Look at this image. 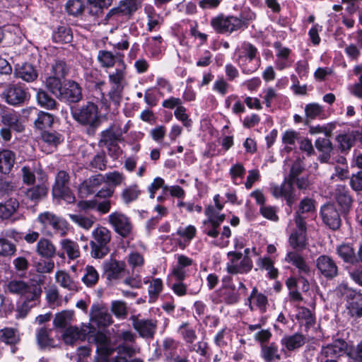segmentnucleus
<instances>
[{
    "instance_id": "obj_1",
    "label": "nucleus",
    "mask_w": 362,
    "mask_h": 362,
    "mask_svg": "<svg viewBox=\"0 0 362 362\" xmlns=\"http://www.w3.org/2000/svg\"><path fill=\"white\" fill-rule=\"evenodd\" d=\"M71 114L76 122L87 128L88 135H94L101 124L98 106L92 101L71 107Z\"/></svg>"
},
{
    "instance_id": "obj_2",
    "label": "nucleus",
    "mask_w": 362,
    "mask_h": 362,
    "mask_svg": "<svg viewBox=\"0 0 362 362\" xmlns=\"http://www.w3.org/2000/svg\"><path fill=\"white\" fill-rule=\"evenodd\" d=\"M47 90L55 95L59 100L69 104L78 103L83 98L81 85L72 79L60 81L52 78L49 81Z\"/></svg>"
},
{
    "instance_id": "obj_3",
    "label": "nucleus",
    "mask_w": 362,
    "mask_h": 362,
    "mask_svg": "<svg viewBox=\"0 0 362 362\" xmlns=\"http://www.w3.org/2000/svg\"><path fill=\"white\" fill-rule=\"evenodd\" d=\"M303 168L300 165H293L290 168L289 173L280 185H274L272 187V194L276 199L284 198L288 209L286 212H291L292 206L297 200L294 183L303 172Z\"/></svg>"
},
{
    "instance_id": "obj_4",
    "label": "nucleus",
    "mask_w": 362,
    "mask_h": 362,
    "mask_svg": "<svg viewBox=\"0 0 362 362\" xmlns=\"http://www.w3.org/2000/svg\"><path fill=\"white\" fill-rule=\"evenodd\" d=\"M335 295L344 303L347 314L354 319L362 317V293L349 286L339 284L334 290Z\"/></svg>"
},
{
    "instance_id": "obj_5",
    "label": "nucleus",
    "mask_w": 362,
    "mask_h": 362,
    "mask_svg": "<svg viewBox=\"0 0 362 362\" xmlns=\"http://www.w3.org/2000/svg\"><path fill=\"white\" fill-rule=\"evenodd\" d=\"M37 221L42 226L41 233L46 235L51 236L54 233L65 236L69 230V223L64 218L49 211L40 213Z\"/></svg>"
},
{
    "instance_id": "obj_6",
    "label": "nucleus",
    "mask_w": 362,
    "mask_h": 362,
    "mask_svg": "<svg viewBox=\"0 0 362 362\" xmlns=\"http://www.w3.org/2000/svg\"><path fill=\"white\" fill-rule=\"evenodd\" d=\"M1 98L11 106L21 107L29 102L30 93L24 83H9L4 89Z\"/></svg>"
},
{
    "instance_id": "obj_7",
    "label": "nucleus",
    "mask_w": 362,
    "mask_h": 362,
    "mask_svg": "<svg viewBox=\"0 0 362 362\" xmlns=\"http://www.w3.org/2000/svg\"><path fill=\"white\" fill-rule=\"evenodd\" d=\"M93 240L90 242V255L95 259H101L110 252L108 246L111 232L104 226H98L92 232Z\"/></svg>"
},
{
    "instance_id": "obj_8",
    "label": "nucleus",
    "mask_w": 362,
    "mask_h": 362,
    "mask_svg": "<svg viewBox=\"0 0 362 362\" xmlns=\"http://www.w3.org/2000/svg\"><path fill=\"white\" fill-rule=\"evenodd\" d=\"M137 9L136 0H121L117 6L109 10L104 20L120 23L127 22Z\"/></svg>"
},
{
    "instance_id": "obj_9",
    "label": "nucleus",
    "mask_w": 362,
    "mask_h": 362,
    "mask_svg": "<svg viewBox=\"0 0 362 362\" xmlns=\"http://www.w3.org/2000/svg\"><path fill=\"white\" fill-rule=\"evenodd\" d=\"M1 122L3 127L0 129V136L6 142L11 139L12 132L21 133L25 129L20 115L12 109H8L6 114L2 115Z\"/></svg>"
},
{
    "instance_id": "obj_10",
    "label": "nucleus",
    "mask_w": 362,
    "mask_h": 362,
    "mask_svg": "<svg viewBox=\"0 0 362 362\" xmlns=\"http://www.w3.org/2000/svg\"><path fill=\"white\" fill-rule=\"evenodd\" d=\"M85 81L89 90L99 93L101 109L109 111L110 103L103 93V86L105 85V76L97 69L91 70L86 75Z\"/></svg>"
},
{
    "instance_id": "obj_11",
    "label": "nucleus",
    "mask_w": 362,
    "mask_h": 362,
    "mask_svg": "<svg viewBox=\"0 0 362 362\" xmlns=\"http://www.w3.org/2000/svg\"><path fill=\"white\" fill-rule=\"evenodd\" d=\"M285 261L298 269V279L303 284V291H308L310 285L306 276H310L311 271L305 259L300 253L293 251L286 254Z\"/></svg>"
},
{
    "instance_id": "obj_12",
    "label": "nucleus",
    "mask_w": 362,
    "mask_h": 362,
    "mask_svg": "<svg viewBox=\"0 0 362 362\" xmlns=\"http://www.w3.org/2000/svg\"><path fill=\"white\" fill-rule=\"evenodd\" d=\"M69 175L66 171L59 170L56 175L52 187V195L54 197L71 203L75 201V196L69 187Z\"/></svg>"
},
{
    "instance_id": "obj_13",
    "label": "nucleus",
    "mask_w": 362,
    "mask_h": 362,
    "mask_svg": "<svg viewBox=\"0 0 362 362\" xmlns=\"http://www.w3.org/2000/svg\"><path fill=\"white\" fill-rule=\"evenodd\" d=\"M8 290L10 293L29 298L31 300H38L42 290L41 288L33 284H28L22 280H12L8 284Z\"/></svg>"
},
{
    "instance_id": "obj_14",
    "label": "nucleus",
    "mask_w": 362,
    "mask_h": 362,
    "mask_svg": "<svg viewBox=\"0 0 362 362\" xmlns=\"http://www.w3.org/2000/svg\"><path fill=\"white\" fill-rule=\"evenodd\" d=\"M350 346L343 339H335L332 343L322 346L320 350V356L323 358L338 360L342 356L349 357Z\"/></svg>"
},
{
    "instance_id": "obj_15",
    "label": "nucleus",
    "mask_w": 362,
    "mask_h": 362,
    "mask_svg": "<svg viewBox=\"0 0 362 362\" xmlns=\"http://www.w3.org/2000/svg\"><path fill=\"white\" fill-rule=\"evenodd\" d=\"M108 222L115 233L124 238L129 237L132 232L133 225L130 218L121 212L111 213L108 216Z\"/></svg>"
},
{
    "instance_id": "obj_16",
    "label": "nucleus",
    "mask_w": 362,
    "mask_h": 362,
    "mask_svg": "<svg viewBox=\"0 0 362 362\" xmlns=\"http://www.w3.org/2000/svg\"><path fill=\"white\" fill-rule=\"evenodd\" d=\"M341 214L332 203H327L322 205L320 211L322 223L334 231L338 230L341 226Z\"/></svg>"
},
{
    "instance_id": "obj_17",
    "label": "nucleus",
    "mask_w": 362,
    "mask_h": 362,
    "mask_svg": "<svg viewBox=\"0 0 362 362\" xmlns=\"http://www.w3.org/2000/svg\"><path fill=\"white\" fill-rule=\"evenodd\" d=\"M210 25L214 30L220 35H230L238 31L233 15H225L219 13L213 17L210 21Z\"/></svg>"
},
{
    "instance_id": "obj_18",
    "label": "nucleus",
    "mask_w": 362,
    "mask_h": 362,
    "mask_svg": "<svg viewBox=\"0 0 362 362\" xmlns=\"http://www.w3.org/2000/svg\"><path fill=\"white\" fill-rule=\"evenodd\" d=\"M316 268L323 278L327 281L339 275V267L334 259L327 255H321L316 259Z\"/></svg>"
},
{
    "instance_id": "obj_19",
    "label": "nucleus",
    "mask_w": 362,
    "mask_h": 362,
    "mask_svg": "<svg viewBox=\"0 0 362 362\" xmlns=\"http://www.w3.org/2000/svg\"><path fill=\"white\" fill-rule=\"evenodd\" d=\"M209 299L216 305L224 303L227 305H232L240 301V295L236 287L219 288L210 294Z\"/></svg>"
},
{
    "instance_id": "obj_20",
    "label": "nucleus",
    "mask_w": 362,
    "mask_h": 362,
    "mask_svg": "<svg viewBox=\"0 0 362 362\" xmlns=\"http://www.w3.org/2000/svg\"><path fill=\"white\" fill-rule=\"evenodd\" d=\"M132 326L139 336L145 339H153L156 332L157 320L153 319H139L136 316L131 317Z\"/></svg>"
},
{
    "instance_id": "obj_21",
    "label": "nucleus",
    "mask_w": 362,
    "mask_h": 362,
    "mask_svg": "<svg viewBox=\"0 0 362 362\" xmlns=\"http://www.w3.org/2000/svg\"><path fill=\"white\" fill-rule=\"evenodd\" d=\"M335 199L340 207L341 215L347 216L352 209L354 199L350 190L345 185H337L335 189Z\"/></svg>"
},
{
    "instance_id": "obj_22",
    "label": "nucleus",
    "mask_w": 362,
    "mask_h": 362,
    "mask_svg": "<svg viewBox=\"0 0 362 362\" xmlns=\"http://www.w3.org/2000/svg\"><path fill=\"white\" fill-rule=\"evenodd\" d=\"M104 182V177L101 174L90 176L83 180L78 187V194L81 198L94 194Z\"/></svg>"
},
{
    "instance_id": "obj_23",
    "label": "nucleus",
    "mask_w": 362,
    "mask_h": 362,
    "mask_svg": "<svg viewBox=\"0 0 362 362\" xmlns=\"http://www.w3.org/2000/svg\"><path fill=\"white\" fill-rule=\"evenodd\" d=\"M70 71V66L66 63V61L63 59H57L52 64L51 75L47 76L45 79V86L49 88V81L52 78H55L60 81L66 80L65 78Z\"/></svg>"
},
{
    "instance_id": "obj_24",
    "label": "nucleus",
    "mask_w": 362,
    "mask_h": 362,
    "mask_svg": "<svg viewBox=\"0 0 362 362\" xmlns=\"http://www.w3.org/2000/svg\"><path fill=\"white\" fill-rule=\"evenodd\" d=\"M14 76L28 83L35 81L38 77V72L35 66L25 62L22 64H17L15 66Z\"/></svg>"
},
{
    "instance_id": "obj_25",
    "label": "nucleus",
    "mask_w": 362,
    "mask_h": 362,
    "mask_svg": "<svg viewBox=\"0 0 362 362\" xmlns=\"http://www.w3.org/2000/svg\"><path fill=\"white\" fill-rule=\"evenodd\" d=\"M227 256L230 258L229 262L226 264V271L229 274L235 275L249 273L247 269H242L241 267V260L243 259L241 252L230 251L227 253Z\"/></svg>"
},
{
    "instance_id": "obj_26",
    "label": "nucleus",
    "mask_w": 362,
    "mask_h": 362,
    "mask_svg": "<svg viewBox=\"0 0 362 362\" xmlns=\"http://www.w3.org/2000/svg\"><path fill=\"white\" fill-rule=\"evenodd\" d=\"M124 54L120 52H116L113 54L110 51L99 50L98 54V61L102 66L110 68L117 63H124Z\"/></svg>"
},
{
    "instance_id": "obj_27",
    "label": "nucleus",
    "mask_w": 362,
    "mask_h": 362,
    "mask_svg": "<svg viewBox=\"0 0 362 362\" xmlns=\"http://www.w3.org/2000/svg\"><path fill=\"white\" fill-rule=\"evenodd\" d=\"M204 214L206 218L202 221L203 233L212 238H218L221 226L212 218V208H205Z\"/></svg>"
},
{
    "instance_id": "obj_28",
    "label": "nucleus",
    "mask_w": 362,
    "mask_h": 362,
    "mask_svg": "<svg viewBox=\"0 0 362 362\" xmlns=\"http://www.w3.org/2000/svg\"><path fill=\"white\" fill-rule=\"evenodd\" d=\"M336 254L344 263L356 265V252L352 243H343L337 245Z\"/></svg>"
},
{
    "instance_id": "obj_29",
    "label": "nucleus",
    "mask_w": 362,
    "mask_h": 362,
    "mask_svg": "<svg viewBox=\"0 0 362 362\" xmlns=\"http://www.w3.org/2000/svg\"><path fill=\"white\" fill-rule=\"evenodd\" d=\"M125 264L124 262L111 259L104 263V270L107 279L110 281L118 279L121 273L124 271Z\"/></svg>"
},
{
    "instance_id": "obj_30",
    "label": "nucleus",
    "mask_w": 362,
    "mask_h": 362,
    "mask_svg": "<svg viewBox=\"0 0 362 362\" xmlns=\"http://www.w3.org/2000/svg\"><path fill=\"white\" fill-rule=\"evenodd\" d=\"M52 40L55 43H70L73 40L72 29L68 25L57 26L52 31Z\"/></svg>"
},
{
    "instance_id": "obj_31",
    "label": "nucleus",
    "mask_w": 362,
    "mask_h": 362,
    "mask_svg": "<svg viewBox=\"0 0 362 362\" xmlns=\"http://www.w3.org/2000/svg\"><path fill=\"white\" fill-rule=\"evenodd\" d=\"M315 145L317 151L322 153L319 156V160L321 163L329 162L333 149L331 141L327 138H318L315 140Z\"/></svg>"
},
{
    "instance_id": "obj_32",
    "label": "nucleus",
    "mask_w": 362,
    "mask_h": 362,
    "mask_svg": "<svg viewBox=\"0 0 362 362\" xmlns=\"http://www.w3.org/2000/svg\"><path fill=\"white\" fill-rule=\"evenodd\" d=\"M37 105L47 110L57 109L59 103L52 95L44 89L40 88L36 93Z\"/></svg>"
},
{
    "instance_id": "obj_33",
    "label": "nucleus",
    "mask_w": 362,
    "mask_h": 362,
    "mask_svg": "<svg viewBox=\"0 0 362 362\" xmlns=\"http://www.w3.org/2000/svg\"><path fill=\"white\" fill-rule=\"evenodd\" d=\"M16 159L15 153L8 149L0 150V173L8 174L13 167Z\"/></svg>"
},
{
    "instance_id": "obj_34",
    "label": "nucleus",
    "mask_w": 362,
    "mask_h": 362,
    "mask_svg": "<svg viewBox=\"0 0 362 362\" xmlns=\"http://www.w3.org/2000/svg\"><path fill=\"white\" fill-rule=\"evenodd\" d=\"M122 140V134L115 132L113 126H110L100 132L98 146L100 147H105L115 142H120Z\"/></svg>"
},
{
    "instance_id": "obj_35",
    "label": "nucleus",
    "mask_w": 362,
    "mask_h": 362,
    "mask_svg": "<svg viewBox=\"0 0 362 362\" xmlns=\"http://www.w3.org/2000/svg\"><path fill=\"white\" fill-rule=\"evenodd\" d=\"M305 337L300 333H295L292 335L285 336L281 339V344L288 351H292L304 345L305 343Z\"/></svg>"
},
{
    "instance_id": "obj_36",
    "label": "nucleus",
    "mask_w": 362,
    "mask_h": 362,
    "mask_svg": "<svg viewBox=\"0 0 362 362\" xmlns=\"http://www.w3.org/2000/svg\"><path fill=\"white\" fill-rule=\"evenodd\" d=\"M56 281L59 285L71 291L78 292L81 287L77 281H74L70 275L64 271H58L56 273Z\"/></svg>"
},
{
    "instance_id": "obj_37",
    "label": "nucleus",
    "mask_w": 362,
    "mask_h": 362,
    "mask_svg": "<svg viewBox=\"0 0 362 362\" xmlns=\"http://www.w3.org/2000/svg\"><path fill=\"white\" fill-rule=\"evenodd\" d=\"M234 19L238 30H245L256 19V13L250 8L243 9L240 11L239 16H234Z\"/></svg>"
},
{
    "instance_id": "obj_38",
    "label": "nucleus",
    "mask_w": 362,
    "mask_h": 362,
    "mask_svg": "<svg viewBox=\"0 0 362 362\" xmlns=\"http://www.w3.org/2000/svg\"><path fill=\"white\" fill-rule=\"evenodd\" d=\"M37 253L45 259H52L56 255V247L46 238H41L37 243Z\"/></svg>"
},
{
    "instance_id": "obj_39",
    "label": "nucleus",
    "mask_w": 362,
    "mask_h": 362,
    "mask_svg": "<svg viewBox=\"0 0 362 362\" xmlns=\"http://www.w3.org/2000/svg\"><path fill=\"white\" fill-rule=\"evenodd\" d=\"M253 298L255 299V305L259 311L262 313H265L268 305L267 296L262 293H258V289L256 286L252 288L250 295L247 298L250 310H253V306L251 303V300Z\"/></svg>"
},
{
    "instance_id": "obj_40",
    "label": "nucleus",
    "mask_w": 362,
    "mask_h": 362,
    "mask_svg": "<svg viewBox=\"0 0 362 362\" xmlns=\"http://www.w3.org/2000/svg\"><path fill=\"white\" fill-rule=\"evenodd\" d=\"M193 259L184 255H179L177 257V264L173 268L171 271V276H176L182 279L187 276L185 268L192 265Z\"/></svg>"
},
{
    "instance_id": "obj_41",
    "label": "nucleus",
    "mask_w": 362,
    "mask_h": 362,
    "mask_svg": "<svg viewBox=\"0 0 362 362\" xmlns=\"http://www.w3.org/2000/svg\"><path fill=\"white\" fill-rule=\"evenodd\" d=\"M54 117L52 114L40 110L34 121V125L36 129L42 132L47 128H51L54 124Z\"/></svg>"
},
{
    "instance_id": "obj_42",
    "label": "nucleus",
    "mask_w": 362,
    "mask_h": 362,
    "mask_svg": "<svg viewBox=\"0 0 362 362\" xmlns=\"http://www.w3.org/2000/svg\"><path fill=\"white\" fill-rule=\"evenodd\" d=\"M41 139L49 147L57 148V147L64 141V136L57 131L44 130L40 134Z\"/></svg>"
},
{
    "instance_id": "obj_43",
    "label": "nucleus",
    "mask_w": 362,
    "mask_h": 362,
    "mask_svg": "<svg viewBox=\"0 0 362 362\" xmlns=\"http://www.w3.org/2000/svg\"><path fill=\"white\" fill-rule=\"evenodd\" d=\"M288 242L293 249L303 250L308 245L307 233L293 230L289 236Z\"/></svg>"
},
{
    "instance_id": "obj_44",
    "label": "nucleus",
    "mask_w": 362,
    "mask_h": 362,
    "mask_svg": "<svg viewBox=\"0 0 362 362\" xmlns=\"http://www.w3.org/2000/svg\"><path fill=\"white\" fill-rule=\"evenodd\" d=\"M50 332L51 329H48L45 327H42L37 330L36 339L40 349H45L47 347H54V340L50 337Z\"/></svg>"
},
{
    "instance_id": "obj_45",
    "label": "nucleus",
    "mask_w": 362,
    "mask_h": 362,
    "mask_svg": "<svg viewBox=\"0 0 362 362\" xmlns=\"http://www.w3.org/2000/svg\"><path fill=\"white\" fill-rule=\"evenodd\" d=\"M113 0H87L89 5V13L99 17L103 13L104 9L108 8Z\"/></svg>"
},
{
    "instance_id": "obj_46",
    "label": "nucleus",
    "mask_w": 362,
    "mask_h": 362,
    "mask_svg": "<svg viewBox=\"0 0 362 362\" xmlns=\"http://www.w3.org/2000/svg\"><path fill=\"white\" fill-rule=\"evenodd\" d=\"M238 66L245 74H251L255 72L261 64L260 58H242L238 59Z\"/></svg>"
},
{
    "instance_id": "obj_47",
    "label": "nucleus",
    "mask_w": 362,
    "mask_h": 362,
    "mask_svg": "<svg viewBox=\"0 0 362 362\" xmlns=\"http://www.w3.org/2000/svg\"><path fill=\"white\" fill-rule=\"evenodd\" d=\"M86 9L83 0H68L65 4V11L68 15L74 17L82 16Z\"/></svg>"
},
{
    "instance_id": "obj_48",
    "label": "nucleus",
    "mask_w": 362,
    "mask_h": 362,
    "mask_svg": "<svg viewBox=\"0 0 362 362\" xmlns=\"http://www.w3.org/2000/svg\"><path fill=\"white\" fill-rule=\"evenodd\" d=\"M1 341L8 345H16L21 341L17 330L12 327H5L0 329Z\"/></svg>"
},
{
    "instance_id": "obj_49",
    "label": "nucleus",
    "mask_w": 362,
    "mask_h": 362,
    "mask_svg": "<svg viewBox=\"0 0 362 362\" xmlns=\"http://www.w3.org/2000/svg\"><path fill=\"white\" fill-rule=\"evenodd\" d=\"M99 274L92 265H87L84 269V274L81 278L82 282L89 288L94 287L98 282Z\"/></svg>"
},
{
    "instance_id": "obj_50",
    "label": "nucleus",
    "mask_w": 362,
    "mask_h": 362,
    "mask_svg": "<svg viewBox=\"0 0 362 362\" xmlns=\"http://www.w3.org/2000/svg\"><path fill=\"white\" fill-rule=\"evenodd\" d=\"M19 203L16 199H9L5 203H0V218H9L18 209Z\"/></svg>"
},
{
    "instance_id": "obj_51",
    "label": "nucleus",
    "mask_w": 362,
    "mask_h": 362,
    "mask_svg": "<svg viewBox=\"0 0 362 362\" xmlns=\"http://www.w3.org/2000/svg\"><path fill=\"white\" fill-rule=\"evenodd\" d=\"M180 342L171 337L165 338L163 341V351L167 359L170 360L177 354V349Z\"/></svg>"
},
{
    "instance_id": "obj_52",
    "label": "nucleus",
    "mask_w": 362,
    "mask_h": 362,
    "mask_svg": "<svg viewBox=\"0 0 362 362\" xmlns=\"http://www.w3.org/2000/svg\"><path fill=\"white\" fill-rule=\"evenodd\" d=\"M48 192V187L45 184L37 185L30 187L26 191V197L33 202H38L46 197Z\"/></svg>"
},
{
    "instance_id": "obj_53",
    "label": "nucleus",
    "mask_w": 362,
    "mask_h": 362,
    "mask_svg": "<svg viewBox=\"0 0 362 362\" xmlns=\"http://www.w3.org/2000/svg\"><path fill=\"white\" fill-rule=\"evenodd\" d=\"M296 317L298 321H305V327L306 329H310L313 327L316 322L315 314L313 313L309 308L304 306L299 308V311L296 314Z\"/></svg>"
},
{
    "instance_id": "obj_54",
    "label": "nucleus",
    "mask_w": 362,
    "mask_h": 362,
    "mask_svg": "<svg viewBox=\"0 0 362 362\" xmlns=\"http://www.w3.org/2000/svg\"><path fill=\"white\" fill-rule=\"evenodd\" d=\"M305 114L307 118L305 124H308V119H315L317 118H322L321 116L324 114L322 106L316 103H308L305 107Z\"/></svg>"
},
{
    "instance_id": "obj_55",
    "label": "nucleus",
    "mask_w": 362,
    "mask_h": 362,
    "mask_svg": "<svg viewBox=\"0 0 362 362\" xmlns=\"http://www.w3.org/2000/svg\"><path fill=\"white\" fill-rule=\"evenodd\" d=\"M172 276L175 279V282L172 285H170L169 282H168L167 284L169 287H170V288L176 296L179 297H182L186 296L187 294H194L192 292L188 293L187 286L183 282L187 276H184L180 279V278L177 279L176 276Z\"/></svg>"
},
{
    "instance_id": "obj_56",
    "label": "nucleus",
    "mask_w": 362,
    "mask_h": 362,
    "mask_svg": "<svg viewBox=\"0 0 362 362\" xmlns=\"http://www.w3.org/2000/svg\"><path fill=\"white\" fill-rule=\"evenodd\" d=\"M61 245L69 259H74L80 256L77 243L69 239H63L61 241Z\"/></svg>"
},
{
    "instance_id": "obj_57",
    "label": "nucleus",
    "mask_w": 362,
    "mask_h": 362,
    "mask_svg": "<svg viewBox=\"0 0 362 362\" xmlns=\"http://www.w3.org/2000/svg\"><path fill=\"white\" fill-rule=\"evenodd\" d=\"M339 143V148L341 153L347 152L354 145L356 137L353 134H339L336 138Z\"/></svg>"
},
{
    "instance_id": "obj_58",
    "label": "nucleus",
    "mask_w": 362,
    "mask_h": 362,
    "mask_svg": "<svg viewBox=\"0 0 362 362\" xmlns=\"http://www.w3.org/2000/svg\"><path fill=\"white\" fill-rule=\"evenodd\" d=\"M107 159L105 152L102 150L95 154L89 163V167L93 169L103 171L107 168Z\"/></svg>"
},
{
    "instance_id": "obj_59",
    "label": "nucleus",
    "mask_w": 362,
    "mask_h": 362,
    "mask_svg": "<svg viewBox=\"0 0 362 362\" xmlns=\"http://www.w3.org/2000/svg\"><path fill=\"white\" fill-rule=\"evenodd\" d=\"M16 245L6 238H0V257H11L16 254Z\"/></svg>"
},
{
    "instance_id": "obj_60",
    "label": "nucleus",
    "mask_w": 362,
    "mask_h": 362,
    "mask_svg": "<svg viewBox=\"0 0 362 362\" xmlns=\"http://www.w3.org/2000/svg\"><path fill=\"white\" fill-rule=\"evenodd\" d=\"M246 173V170L243 165L240 163H237L233 165L229 170V175L230 176L233 183L238 185L241 181L238 182V180H242Z\"/></svg>"
},
{
    "instance_id": "obj_61",
    "label": "nucleus",
    "mask_w": 362,
    "mask_h": 362,
    "mask_svg": "<svg viewBox=\"0 0 362 362\" xmlns=\"http://www.w3.org/2000/svg\"><path fill=\"white\" fill-rule=\"evenodd\" d=\"M242 52L238 59L242 58H260L258 55L257 48L249 42H244L241 46Z\"/></svg>"
},
{
    "instance_id": "obj_62",
    "label": "nucleus",
    "mask_w": 362,
    "mask_h": 362,
    "mask_svg": "<svg viewBox=\"0 0 362 362\" xmlns=\"http://www.w3.org/2000/svg\"><path fill=\"white\" fill-rule=\"evenodd\" d=\"M279 351L276 343L271 342L268 345H261V356L266 362H272V356Z\"/></svg>"
},
{
    "instance_id": "obj_63",
    "label": "nucleus",
    "mask_w": 362,
    "mask_h": 362,
    "mask_svg": "<svg viewBox=\"0 0 362 362\" xmlns=\"http://www.w3.org/2000/svg\"><path fill=\"white\" fill-rule=\"evenodd\" d=\"M315 201L310 197H304L299 203L298 209L296 213L303 215L305 213H311L315 211Z\"/></svg>"
},
{
    "instance_id": "obj_64",
    "label": "nucleus",
    "mask_w": 362,
    "mask_h": 362,
    "mask_svg": "<svg viewBox=\"0 0 362 362\" xmlns=\"http://www.w3.org/2000/svg\"><path fill=\"white\" fill-rule=\"evenodd\" d=\"M111 311L118 318H125L128 314L127 303L122 300H113Z\"/></svg>"
}]
</instances>
